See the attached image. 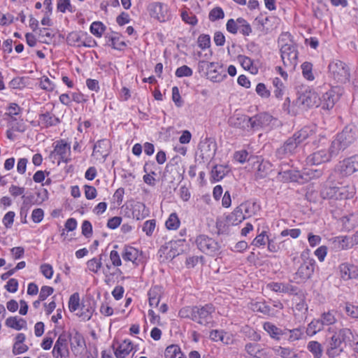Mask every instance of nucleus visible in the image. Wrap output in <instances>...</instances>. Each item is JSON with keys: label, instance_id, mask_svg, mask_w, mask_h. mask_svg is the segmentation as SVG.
<instances>
[{"label": "nucleus", "instance_id": "obj_1", "mask_svg": "<svg viewBox=\"0 0 358 358\" xmlns=\"http://www.w3.org/2000/svg\"><path fill=\"white\" fill-rule=\"evenodd\" d=\"M327 332L331 336L327 338V354L329 357L334 358L343 352V343L350 340L352 333L348 328L337 329L335 327H329Z\"/></svg>", "mask_w": 358, "mask_h": 358}, {"label": "nucleus", "instance_id": "obj_2", "mask_svg": "<svg viewBox=\"0 0 358 358\" xmlns=\"http://www.w3.org/2000/svg\"><path fill=\"white\" fill-rule=\"evenodd\" d=\"M358 138V131L355 126H346L343 130L337 134L336 138L331 143V152L338 155L352 144Z\"/></svg>", "mask_w": 358, "mask_h": 358}, {"label": "nucleus", "instance_id": "obj_3", "mask_svg": "<svg viewBox=\"0 0 358 358\" xmlns=\"http://www.w3.org/2000/svg\"><path fill=\"white\" fill-rule=\"evenodd\" d=\"M301 258L303 262L294 275V280L296 283H300L309 279L315 270V261L310 257L309 250H307L302 252Z\"/></svg>", "mask_w": 358, "mask_h": 358}, {"label": "nucleus", "instance_id": "obj_4", "mask_svg": "<svg viewBox=\"0 0 358 358\" xmlns=\"http://www.w3.org/2000/svg\"><path fill=\"white\" fill-rule=\"evenodd\" d=\"M329 76L336 83L343 84L350 80V70L345 62L335 59L331 61L329 66Z\"/></svg>", "mask_w": 358, "mask_h": 358}, {"label": "nucleus", "instance_id": "obj_5", "mask_svg": "<svg viewBox=\"0 0 358 358\" xmlns=\"http://www.w3.org/2000/svg\"><path fill=\"white\" fill-rule=\"evenodd\" d=\"M53 150L50 154V157L57 160L58 164L60 162L69 163L71 160V145L65 140L56 141L52 144Z\"/></svg>", "mask_w": 358, "mask_h": 358}, {"label": "nucleus", "instance_id": "obj_6", "mask_svg": "<svg viewBox=\"0 0 358 358\" xmlns=\"http://www.w3.org/2000/svg\"><path fill=\"white\" fill-rule=\"evenodd\" d=\"M215 308L212 304H206L203 306H196L193 321L205 327L214 326L213 314Z\"/></svg>", "mask_w": 358, "mask_h": 358}, {"label": "nucleus", "instance_id": "obj_7", "mask_svg": "<svg viewBox=\"0 0 358 358\" xmlns=\"http://www.w3.org/2000/svg\"><path fill=\"white\" fill-rule=\"evenodd\" d=\"M281 57L286 67L294 69L297 64L298 51L296 47L292 43H286L280 48Z\"/></svg>", "mask_w": 358, "mask_h": 358}, {"label": "nucleus", "instance_id": "obj_8", "mask_svg": "<svg viewBox=\"0 0 358 358\" xmlns=\"http://www.w3.org/2000/svg\"><path fill=\"white\" fill-rule=\"evenodd\" d=\"M196 244L201 252L208 255H215L220 249L218 243L206 235L198 236L196 239Z\"/></svg>", "mask_w": 358, "mask_h": 358}, {"label": "nucleus", "instance_id": "obj_9", "mask_svg": "<svg viewBox=\"0 0 358 358\" xmlns=\"http://www.w3.org/2000/svg\"><path fill=\"white\" fill-rule=\"evenodd\" d=\"M341 92L342 90L338 86L331 88L322 94L320 100V106L324 110L331 109L339 99Z\"/></svg>", "mask_w": 358, "mask_h": 358}, {"label": "nucleus", "instance_id": "obj_10", "mask_svg": "<svg viewBox=\"0 0 358 358\" xmlns=\"http://www.w3.org/2000/svg\"><path fill=\"white\" fill-rule=\"evenodd\" d=\"M253 169L255 171V177L256 180L263 179L267 177L271 171L272 164L264 160L261 157H254Z\"/></svg>", "mask_w": 358, "mask_h": 358}, {"label": "nucleus", "instance_id": "obj_11", "mask_svg": "<svg viewBox=\"0 0 358 358\" xmlns=\"http://www.w3.org/2000/svg\"><path fill=\"white\" fill-rule=\"evenodd\" d=\"M52 355L55 358L68 357L69 356V336L67 334H60L55 342Z\"/></svg>", "mask_w": 358, "mask_h": 358}, {"label": "nucleus", "instance_id": "obj_12", "mask_svg": "<svg viewBox=\"0 0 358 358\" xmlns=\"http://www.w3.org/2000/svg\"><path fill=\"white\" fill-rule=\"evenodd\" d=\"M276 120L267 113H261L250 117L251 130H258L269 127Z\"/></svg>", "mask_w": 358, "mask_h": 358}, {"label": "nucleus", "instance_id": "obj_13", "mask_svg": "<svg viewBox=\"0 0 358 358\" xmlns=\"http://www.w3.org/2000/svg\"><path fill=\"white\" fill-rule=\"evenodd\" d=\"M338 155H333L331 152V146L329 151L325 150H320L308 155L306 158V163L308 165H319L322 163L328 162L331 158Z\"/></svg>", "mask_w": 358, "mask_h": 358}, {"label": "nucleus", "instance_id": "obj_14", "mask_svg": "<svg viewBox=\"0 0 358 358\" xmlns=\"http://www.w3.org/2000/svg\"><path fill=\"white\" fill-rule=\"evenodd\" d=\"M337 169L343 176H350L358 171V155H354L340 162Z\"/></svg>", "mask_w": 358, "mask_h": 358}, {"label": "nucleus", "instance_id": "obj_15", "mask_svg": "<svg viewBox=\"0 0 358 358\" xmlns=\"http://www.w3.org/2000/svg\"><path fill=\"white\" fill-rule=\"evenodd\" d=\"M320 100V97L315 91L306 90L299 96L297 102L303 107L311 108L318 107Z\"/></svg>", "mask_w": 358, "mask_h": 358}, {"label": "nucleus", "instance_id": "obj_16", "mask_svg": "<svg viewBox=\"0 0 358 358\" xmlns=\"http://www.w3.org/2000/svg\"><path fill=\"white\" fill-rule=\"evenodd\" d=\"M69 336V343L71 345V349L74 355L79 354L82 349L85 346V342L83 336L76 330L67 334Z\"/></svg>", "mask_w": 358, "mask_h": 358}, {"label": "nucleus", "instance_id": "obj_17", "mask_svg": "<svg viewBox=\"0 0 358 358\" xmlns=\"http://www.w3.org/2000/svg\"><path fill=\"white\" fill-rule=\"evenodd\" d=\"M228 123L231 127L240 129L243 131H251L250 117L245 115H234L229 117Z\"/></svg>", "mask_w": 358, "mask_h": 358}, {"label": "nucleus", "instance_id": "obj_18", "mask_svg": "<svg viewBox=\"0 0 358 358\" xmlns=\"http://www.w3.org/2000/svg\"><path fill=\"white\" fill-rule=\"evenodd\" d=\"M110 148L109 141L106 139L99 140L94 145L92 155L96 159L104 161L110 153Z\"/></svg>", "mask_w": 358, "mask_h": 358}, {"label": "nucleus", "instance_id": "obj_19", "mask_svg": "<svg viewBox=\"0 0 358 358\" xmlns=\"http://www.w3.org/2000/svg\"><path fill=\"white\" fill-rule=\"evenodd\" d=\"M149 13L152 17L160 22H164L167 19V7L162 3L153 2L148 7Z\"/></svg>", "mask_w": 358, "mask_h": 358}, {"label": "nucleus", "instance_id": "obj_20", "mask_svg": "<svg viewBox=\"0 0 358 358\" xmlns=\"http://www.w3.org/2000/svg\"><path fill=\"white\" fill-rule=\"evenodd\" d=\"M341 278L343 280L358 279V268L348 262L342 263L338 266Z\"/></svg>", "mask_w": 358, "mask_h": 358}, {"label": "nucleus", "instance_id": "obj_21", "mask_svg": "<svg viewBox=\"0 0 358 358\" xmlns=\"http://www.w3.org/2000/svg\"><path fill=\"white\" fill-rule=\"evenodd\" d=\"M209 338L213 341H220L225 345H230L234 343L232 334L223 330H212L210 332Z\"/></svg>", "mask_w": 358, "mask_h": 358}, {"label": "nucleus", "instance_id": "obj_22", "mask_svg": "<svg viewBox=\"0 0 358 358\" xmlns=\"http://www.w3.org/2000/svg\"><path fill=\"white\" fill-rule=\"evenodd\" d=\"M245 350L252 358H266L268 353L259 344L248 343L245 346Z\"/></svg>", "mask_w": 358, "mask_h": 358}, {"label": "nucleus", "instance_id": "obj_23", "mask_svg": "<svg viewBox=\"0 0 358 358\" xmlns=\"http://www.w3.org/2000/svg\"><path fill=\"white\" fill-rule=\"evenodd\" d=\"M59 122L60 120L50 112L41 113L38 117L39 125H41L43 128H48L50 127L56 126Z\"/></svg>", "mask_w": 358, "mask_h": 358}, {"label": "nucleus", "instance_id": "obj_24", "mask_svg": "<svg viewBox=\"0 0 358 358\" xmlns=\"http://www.w3.org/2000/svg\"><path fill=\"white\" fill-rule=\"evenodd\" d=\"M94 312V303L90 300L85 301L80 307V311L77 313L83 320H89Z\"/></svg>", "mask_w": 358, "mask_h": 358}, {"label": "nucleus", "instance_id": "obj_25", "mask_svg": "<svg viewBox=\"0 0 358 358\" xmlns=\"http://www.w3.org/2000/svg\"><path fill=\"white\" fill-rule=\"evenodd\" d=\"M336 248L339 250H348L355 245L353 236H341L334 238V241Z\"/></svg>", "mask_w": 358, "mask_h": 358}, {"label": "nucleus", "instance_id": "obj_26", "mask_svg": "<svg viewBox=\"0 0 358 358\" xmlns=\"http://www.w3.org/2000/svg\"><path fill=\"white\" fill-rule=\"evenodd\" d=\"M245 219L255 215L259 210V206L254 201H246L238 206Z\"/></svg>", "mask_w": 358, "mask_h": 358}, {"label": "nucleus", "instance_id": "obj_27", "mask_svg": "<svg viewBox=\"0 0 358 358\" xmlns=\"http://www.w3.org/2000/svg\"><path fill=\"white\" fill-rule=\"evenodd\" d=\"M316 127L315 126H306L294 134L301 143L308 138H313L315 135Z\"/></svg>", "mask_w": 358, "mask_h": 358}, {"label": "nucleus", "instance_id": "obj_28", "mask_svg": "<svg viewBox=\"0 0 358 358\" xmlns=\"http://www.w3.org/2000/svg\"><path fill=\"white\" fill-rule=\"evenodd\" d=\"M133 349L131 341L125 340L122 341L115 350L117 358H126Z\"/></svg>", "mask_w": 358, "mask_h": 358}, {"label": "nucleus", "instance_id": "obj_29", "mask_svg": "<svg viewBox=\"0 0 358 358\" xmlns=\"http://www.w3.org/2000/svg\"><path fill=\"white\" fill-rule=\"evenodd\" d=\"M267 287L275 292L281 293H293L296 291V287L290 284H285L272 282L267 285Z\"/></svg>", "mask_w": 358, "mask_h": 358}, {"label": "nucleus", "instance_id": "obj_30", "mask_svg": "<svg viewBox=\"0 0 358 358\" xmlns=\"http://www.w3.org/2000/svg\"><path fill=\"white\" fill-rule=\"evenodd\" d=\"M164 358H187L180 347L176 344L168 345L164 350Z\"/></svg>", "mask_w": 358, "mask_h": 358}, {"label": "nucleus", "instance_id": "obj_31", "mask_svg": "<svg viewBox=\"0 0 358 358\" xmlns=\"http://www.w3.org/2000/svg\"><path fill=\"white\" fill-rule=\"evenodd\" d=\"M336 314V311L334 310H328L321 314L319 320L323 327L324 326L334 327L333 325L337 322Z\"/></svg>", "mask_w": 358, "mask_h": 358}, {"label": "nucleus", "instance_id": "obj_32", "mask_svg": "<svg viewBox=\"0 0 358 358\" xmlns=\"http://www.w3.org/2000/svg\"><path fill=\"white\" fill-rule=\"evenodd\" d=\"M131 206V217L133 219L139 220L143 219L147 215V210L144 203L141 202H136Z\"/></svg>", "mask_w": 358, "mask_h": 358}, {"label": "nucleus", "instance_id": "obj_33", "mask_svg": "<svg viewBox=\"0 0 358 358\" xmlns=\"http://www.w3.org/2000/svg\"><path fill=\"white\" fill-rule=\"evenodd\" d=\"M299 178V172L292 169L280 171L278 175V179L285 182L297 181Z\"/></svg>", "mask_w": 358, "mask_h": 358}, {"label": "nucleus", "instance_id": "obj_34", "mask_svg": "<svg viewBox=\"0 0 358 358\" xmlns=\"http://www.w3.org/2000/svg\"><path fill=\"white\" fill-rule=\"evenodd\" d=\"M244 220H245V217H244L243 213H242L238 206H237L227 217V222L229 225H238L240 223H241Z\"/></svg>", "mask_w": 358, "mask_h": 358}, {"label": "nucleus", "instance_id": "obj_35", "mask_svg": "<svg viewBox=\"0 0 358 358\" xmlns=\"http://www.w3.org/2000/svg\"><path fill=\"white\" fill-rule=\"evenodd\" d=\"M5 324L10 328L20 331L27 328V322L23 318L9 317L6 319Z\"/></svg>", "mask_w": 358, "mask_h": 358}, {"label": "nucleus", "instance_id": "obj_36", "mask_svg": "<svg viewBox=\"0 0 358 358\" xmlns=\"http://www.w3.org/2000/svg\"><path fill=\"white\" fill-rule=\"evenodd\" d=\"M229 171L228 166L215 165L211 171V178L213 181L221 180Z\"/></svg>", "mask_w": 358, "mask_h": 358}, {"label": "nucleus", "instance_id": "obj_37", "mask_svg": "<svg viewBox=\"0 0 358 358\" xmlns=\"http://www.w3.org/2000/svg\"><path fill=\"white\" fill-rule=\"evenodd\" d=\"M139 255V252L137 249L131 246H124L122 257L124 261L131 262L134 264H136Z\"/></svg>", "mask_w": 358, "mask_h": 358}, {"label": "nucleus", "instance_id": "obj_38", "mask_svg": "<svg viewBox=\"0 0 358 358\" xmlns=\"http://www.w3.org/2000/svg\"><path fill=\"white\" fill-rule=\"evenodd\" d=\"M106 255L101 254L98 257H94L88 260L87 262V268L90 271L97 273L102 266V260L106 259Z\"/></svg>", "mask_w": 358, "mask_h": 358}, {"label": "nucleus", "instance_id": "obj_39", "mask_svg": "<svg viewBox=\"0 0 358 358\" xmlns=\"http://www.w3.org/2000/svg\"><path fill=\"white\" fill-rule=\"evenodd\" d=\"M264 329L271 336V338L276 340L280 339V336L286 334L282 329L277 327L271 322H264L263 325Z\"/></svg>", "mask_w": 358, "mask_h": 358}, {"label": "nucleus", "instance_id": "obj_40", "mask_svg": "<svg viewBox=\"0 0 358 358\" xmlns=\"http://www.w3.org/2000/svg\"><path fill=\"white\" fill-rule=\"evenodd\" d=\"M299 144L300 143L297 138L293 135L285 141L282 149L286 154H293L296 152Z\"/></svg>", "mask_w": 358, "mask_h": 358}, {"label": "nucleus", "instance_id": "obj_41", "mask_svg": "<svg viewBox=\"0 0 358 358\" xmlns=\"http://www.w3.org/2000/svg\"><path fill=\"white\" fill-rule=\"evenodd\" d=\"M274 352L282 358H296V353L289 348L277 346L273 348Z\"/></svg>", "mask_w": 358, "mask_h": 358}, {"label": "nucleus", "instance_id": "obj_42", "mask_svg": "<svg viewBox=\"0 0 358 358\" xmlns=\"http://www.w3.org/2000/svg\"><path fill=\"white\" fill-rule=\"evenodd\" d=\"M323 329L324 327L319 319L313 320L308 324L306 332L307 335L313 336Z\"/></svg>", "mask_w": 358, "mask_h": 358}, {"label": "nucleus", "instance_id": "obj_43", "mask_svg": "<svg viewBox=\"0 0 358 358\" xmlns=\"http://www.w3.org/2000/svg\"><path fill=\"white\" fill-rule=\"evenodd\" d=\"M308 350L313 354L314 358H321L322 355V347L315 341H310L307 345Z\"/></svg>", "mask_w": 358, "mask_h": 358}, {"label": "nucleus", "instance_id": "obj_44", "mask_svg": "<svg viewBox=\"0 0 358 358\" xmlns=\"http://www.w3.org/2000/svg\"><path fill=\"white\" fill-rule=\"evenodd\" d=\"M180 224V219L176 213H172L165 222L166 227L169 230H176Z\"/></svg>", "mask_w": 358, "mask_h": 358}, {"label": "nucleus", "instance_id": "obj_45", "mask_svg": "<svg viewBox=\"0 0 358 358\" xmlns=\"http://www.w3.org/2000/svg\"><path fill=\"white\" fill-rule=\"evenodd\" d=\"M238 60L245 69L249 70L253 73L257 72V70L256 67L253 66V62L250 57L244 55H239L238 57Z\"/></svg>", "mask_w": 358, "mask_h": 358}, {"label": "nucleus", "instance_id": "obj_46", "mask_svg": "<svg viewBox=\"0 0 358 358\" xmlns=\"http://www.w3.org/2000/svg\"><path fill=\"white\" fill-rule=\"evenodd\" d=\"M251 308L254 311L264 315H270L271 313V308L264 301L252 303Z\"/></svg>", "mask_w": 358, "mask_h": 358}, {"label": "nucleus", "instance_id": "obj_47", "mask_svg": "<svg viewBox=\"0 0 358 358\" xmlns=\"http://www.w3.org/2000/svg\"><path fill=\"white\" fill-rule=\"evenodd\" d=\"M196 306H185L182 308L179 312L178 315L181 318L190 319L193 321L196 312Z\"/></svg>", "mask_w": 358, "mask_h": 358}, {"label": "nucleus", "instance_id": "obj_48", "mask_svg": "<svg viewBox=\"0 0 358 358\" xmlns=\"http://www.w3.org/2000/svg\"><path fill=\"white\" fill-rule=\"evenodd\" d=\"M240 33L244 36H249L252 33V28L250 24L243 18L238 17L237 19Z\"/></svg>", "mask_w": 358, "mask_h": 358}, {"label": "nucleus", "instance_id": "obj_49", "mask_svg": "<svg viewBox=\"0 0 358 358\" xmlns=\"http://www.w3.org/2000/svg\"><path fill=\"white\" fill-rule=\"evenodd\" d=\"M200 64H206V69L207 70V73L213 81L217 82L220 81V79L217 76H210L212 73H216V68L219 66L217 63L215 62H206L204 61L200 62Z\"/></svg>", "mask_w": 358, "mask_h": 358}, {"label": "nucleus", "instance_id": "obj_50", "mask_svg": "<svg viewBox=\"0 0 358 358\" xmlns=\"http://www.w3.org/2000/svg\"><path fill=\"white\" fill-rule=\"evenodd\" d=\"M339 191L341 194V200L351 199L355 194V189L352 186L339 187Z\"/></svg>", "mask_w": 358, "mask_h": 358}, {"label": "nucleus", "instance_id": "obj_51", "mask_svg": "<svg viewBox=\"0 0 358 358\" xmlns=\"http://www.w3.org/2000/svg\"><path fill=\"white\" fill-rule=\"evenodd\" d=\"M91 33L96 37L100 38L106 29V27L101 22H94L90 26Z\"/></svg>", "mask_w": 358, "mask_h": 358}, {"label": "nucleus", "instance_id": "obj_52", "mask_svg": "<svg viewBox=\"0 0 358 358\" xmlns=\"http://www.w3.org/2000/svg\"><path fill=\"white\" fill-rule=\"evenodd\" d=\"M303 76L308 80H313L315 77L313 73V64L310 62H303L301 64Z\"/></svg>", "mask_w": 358, "mask_h": 358}, {"label": "nucleus", "instance_id": "obj_53", "mask_svg": "<svg viewBox=\"0 0 358 358\" xmlns=\"http://www.w3.org/2000/svg\"><path fill=\"white\" fill-rule=\"evenodd\" d=\"M284 332L286 333V334H289L288 340L290 342L298 341L301 338L302 336L303 335V330L302 328H296L293 329H287Z\"/></svg>", "mask_w": 358, "mask_h": 358}, {"label": "nucleus", "instance_id": "obj_54", "mask_svg": "<svg viewBox=\"0 0 358 358\" xmlns=\"http://www.w3.org/2000/svg\"><path fill=\"white\" fill-rule=\"evenodd\" d=\"M57 8L58 11L63 13L66 11H69L70 13H73L75 11V9L71 4L70 0H58Z\"/></svg>", "mask_w": 358, "mask_h": 358}, {"label": "nucleus", "instance_id": "obj_55", "mask_svg": "<svg viewBox=\"0 0 358 358\" xmlns=\"http://www.w3.org/2000/svg\"><path fill=\"white\" fill-rule=\"evenodd\" d=\"M268 240L269 237L267 236L266 231H263L255 238L252 242V245L259 248L265 245L266 243H268Z\"/></svg>", "mask_w": 358, "mask_h": 358}, {"label": "nucleus", "instance_id": "obj_56", "mask_svg": "<svg viewBox=\"0 0 358 358\" xmlns=\"http://www.w3.org/2000/svg\"><path fill=\"white\" fill-rule=\"evenodd\" d=\"M273 85L275 87L274 94L277 98H281L284 93L285 85L279 78H275L273 80Z\"/></svg>", "mask_w": 358, "mask_h": 358}, {"label": "nucleus", "instance_id": "obj_57", "mask_svg": "<svg viewBox=\"0 0 358 358\" xmlns=\"http://www.w3.org/2000/svg\"><path fill=\"white\" fill-rule=\"evenodd\" d=\"M224 17V13L222 8L215 7L213 8L208 15V18L211 22H215L216 20L223 19Z\"/></svg>", "mask_w": 358, "mask_h": 358}, {"label": "nucleus", "instance_id": "obj_58", "mask_svg": "<svg viewBox=\"0 0 358 358\" xmlns=\"http://www.w3.org/2000/svg\"><path fill=\"white\" fill-rule=\"evenodd\" d=\"M80 308V297L78 293L73 294L69 301V308L71 312H75Z\"/></svg>", "mask_w": 358, "mask_h": 358}, {"label": "nucleus", "instance_id": "obj_59", "mask_svg": "<svg viewBox=\"0 0 358 358\" xmlns=\"http://www.w3.org/2000/svg\"><path fill=\"white\" fill-rule=\"evenodd\" d=\"M39 86L41 89L47 92H52L55 87V83L46 76H43L41 78Z\"/></svg>", "mask_w": 358, "mask_h": 358}, {"label": "nucleus", "instance_id": "obj_60", "mask_svg": "<svg viewBox=\"0 0 358 358\" xmlns=\"http://www.w3.org/2000/svg\"><path fill=\"white\" fill-rule=\"evenodd\" d=\"M82 36L77 32H71L67 36V43L70 45L78 47V45L83 42Z\"/></svg>", "mask_w": 358, "mask_h": 358}, {"label": "nucleus", "instance_id": "obj_61", "mask_svg": "<svg viewBox=\"0 0 358 358\" xmlns=\"http://www.w3.org/2000/svg\"><path fill=\"white\" fill-rule=\"evenodd\" d=\"M175 74L178 78L190 77L193 74V71L189 66L183 65L176 69Z\"/></svg>", "mask_w": 358, "mask_h": 358}, {"label": "nucleus", "instance_id": "obj_62", "mask_svg": "<svg viewBox=\"0 0 358 358\" xmlns=\"http://www.w3.org/2000/svg\"><path fill=\"white\" fill-rule=\"evenodd\" d=\"M285 241L278 243L275 238H269L268 241V250L271 252H278L281 249V245H283Z\"/></svg>", "mask_w": 358, "mask_h": 358}, {"label": "nucleus", "instance_id": "obj_63", "mask_svg": "<svg viewBox=\"0 0 358 358\" xmlns=\"http://www.w3.org/2000/svg\"><path fill=\"white\" fill-rule=\"evenodd\" d=\"M234 158L241 164L245 163L248 159V152L245 150L236 151L234 153Z\"/></svg>", "mask_w": 358, "mask_h": 358}, {"label": "nucleus", "instance_id": "obj_64", "mask_svg": "<svg viewBox=\"0 0 358 358\" xmlns=\"http://www.w3.org/2000/svg\"><path fill=\"white\" fill-rule=\"evenodd\" d=\"M156 222L155 220H150L145 222L143 231L147 236H151L155 230Z\"/></svg>", "mask_w": 358, "mask_h": 358}]
</instances>
